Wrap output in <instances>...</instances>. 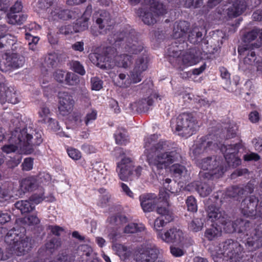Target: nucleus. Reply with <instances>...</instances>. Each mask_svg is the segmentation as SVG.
<instances>
[{"label": "nucleus", "instance_id": "40", "mask_svg": "<svg viewBox=\"0 0 262 262\" xmlns=\"http://www.w3.org/2000/svg\"><path fill=\"white\" fill-rule=\"evenodd\" d=\"M89 57L90 60L94 64L96 65L100 68L102 69H107L110 68L111 66L109 63L101 64V63L99 62V58H101V54L97 53H91L89 55Z\"/></svg>", "mask_w": 262, "mask_h": 262}, {"label": "nucleus", "instance_id": "18", "mask_svg": "<svg viewBox=\"0 0 262 262\" xmlns=\"http://www.w3.org/2000/svg\"><path fill=\"white\" fill-rule=\"evenodd\" d=\"M137 13L143 23L146 25H153L157 22V17L149 5L139 9Z\"/></svg>", "mask_w": 262, "mask_h": 262}, {"label": "nucleus", "instance_id": "9", "mask_svg": "<svg viewBox=\"0 0 262 262\" xmlns=\"http://www.w3.org/2000/svg\"><path fill=\"white\" fill-rule=\"evenodd\" d=\"M159 251L152 244L143 246L136 254V262H155L158 258Z\"/></svg>", "mask_w": 262, "mask_h": 262}, {"label": "nucleus", "instance_id": "55", "mask_svg": "<svg viewBox=\"0 0 262 262\" xmlns=\"http://www.w3.org/2000/svg\"><path fill=\"white\" fill-rule=\"evenodd\" d=\"M110 222L111 224L120 227V225L126 223L127 218L125 216H114L110 218Z\"/></svg>", "mask_w": 262, "mask_h": 262}, {"label": "nucleus", "instance_id": "51", "mask_svg": "<svg viewBox=\"0 0 262 262\" xmlns=\"http://www.w3.org/2000/svg\"><path fill=\"white\" fill-rule=\"evenodd\" d=\"M113 248L115 250L120 257L125 258L128 256V251L126 247L120 244H116L114 245Z\"/></svg>", "mask_w": 262, "mask_h": 262}, {"label": "nucleus", "instance_id": "5", "mask_svg": "<svg viewBox=\"0 0 262 262\" xmlns=\"http://www.w3.org/2000/svg\"><path fill=\"white\" fill-rule=\"evenodd\" d=\"M199 166L206 172H200V178L207 180L219 178L224 172V168L220 165L219 160L216 157H208L202 159L198 163Z\"/></svg>", "mask_w": 262, "mask_h": 262}, {"label": "nucleus", "instance_id": "42", "mask_svg": "<svg viewBox=\"0 0 262 262\" xmlns=\"http://www.w3.org/2000/svg\"><path fill=\"white\" fill-rule=\"evenodd\" d=\"M225 220V222L220 223V224L225 226L224 229L226 232L232 233L233 232H237V224H236V221L235 222H231L227 214Z\"/></svg>", "mask_w": 262, "mask_h": 262}, {"label": "nucleus", "instance_id": "57", "mask_svg": "<svg viewBox=\"0 0 262 262\" xmlns=\"http://www.w3.org/2000/svg\"><path fill=\"white\" fill-rule=\"evenodd\" d=\"M236 224H237V232H244L250 227V223L247 221L241 219L236 220Z\"/></svg>", "mask_w": 262, "mask_h": 262}, {"label": "nucleus", "instance_id": "4", "mask_svg": "<svg viewBox=\"0 0 262 262\" xmlns=\"http://www.w3.org/2000/svg\"><path fill=\"white\" fill-rule=\"evenodd\" d=\"M197 127V121L191 113H182L177 118L175 130L179 136L187 138L194 134Z\"/></svg>", "mask_w": 262, "mask_h": 262}, {"label": "nucleus", "instance_id": "26", "mask_svg": "<svg viewBox=\"0 0 262 262\" xmlns=\"http://www.w3.org/2000/svg\"><path fill=\"white\" fill-rule=\"evenodd\" d=\"M94 19H95L96 23L99 25L100 29L104 28L105 25H111L110 15L109 13L104 11L100 10L98 13L94 16Z\"/></svg>", "mask_w": 262, "mask_h": 262}, {"label": "nucleus", "instance_id": "39", "mask_svg": "<svg viewBox=\"0 0 262 262\" xmlns=\"http://www.w3.org/2000/svg\"><path fill=\"white\" fill-rule=\"evenodd\" d=\"M145 227L143 224L131 223L125 227L124 232L128 234L135 233L138 232H141L143 231Z\"/></svg>", "mask_w": 262, "mask_h": 262}, {"label": "nucleus", "instance_id": "20", "mask_svg": "<svg viewBox=\"0 0 262 262\" xmlns=\"http://www.w3.org/2000/svg\"><path fill=\"white\" fill-rule=\"evenodd\" d=\"M238 246V243L234 242L232 239H227L221 245L220 248H222L221 250L220 253H211V256L215 261L217 260L218 258H221L222 255L224 254L226 252L228 254L229 253H232L233 251H235V248Z\"/></svg>", "mask_w": 262, "mask_h": 262}, {"label": "nucleus", "instance_id": "14", "mask_svg": "<svg viewBox=\"0 0 262 262\" xmlns=\"http://www.w3.org/2000/svg\"><path fill=\"white\" fill-rule=\"evenodd\" d=\"M118 175L121 180L126 181L129 179L133 174L134 165L129 158H123L118 164Z\"/></svg>", "mask_w": 262, "mask_h": 262}, {"label": "nucleus", "instance_id": "15", "mask_svg": "<svg viewBox=\"0 0 262 262\" xmlns=\"http://www.w3.org/2000/svg\"><path fill=\"white\" fill-rule=\"evenodd\" d=\"M183 234L182 231L179 229L171 228L164 233L159 232L158 237L166 243H174L181 242Z\"/></svg>", "mask_w": 262, "mask_h": 262}, {"label": "nucleus", "instance_id": "12", "mask_svg": "<svg viewBox=\"0 0 262 262\" xmlns=\"http://www.w3.org/2000/svg\"><path fill=\"white\" fill-rule=\"evenodd\" d=\"M58 109L60 113L63 116L69 114L72 111L74 104L72 97L68 92H60L58 93Z\"/></svg>", "mask_w": 262, "mask_h": 262}, {"label": "nucleus", "instance_id": "19", "mask_svg": "<svg viewBox=\"0 0 262 262\" xmlns=\"http://www.w3.org/2000/svg\"><path fill=\"white\" fill-rule=\"evenodd\" d=\"M190 29V24L186 21H176L173 25L172 36L176 39L182 38L184 41V37Z\"/></svg>", "mask_w": 262, "mask_h": 262}, {"label": "nucleus", "instance_id": "3", "mask_svg": "<svg viewBox=\"0 0 262 262\" xmlns=\"http://www.w3.org/2000/svg\"><path fill=\"white\" fill-rule=\"evenodd\" d=\"M5 242L8 244L7 248L11 254L18 256L24 255L32 248L31 239L24 234L19 235L15 231H10L5 237Z\"/></svg>", "mask_w": 262, "mask_h": 262}, {"label": "nucleus", "instance_id": "1", "mask_svg": "<svg viewBox=\"0 0 262 262\" xmlns=\"http://www.w3.org/2000/svg\"><path fill=\"white\" fill-rule=\"evenodd\" d=\"M157 136L151 135L145 140L144 154L146 160L152 169L162 170L167 168L174 162L181 159L180 154L176 150L169 151V144L165 141L156 143Z\"/></svg>", "mask_w": 262, "mask_h": 262}, {"label": "nucleus", "instance_id": "59", "mask_svg": "<svg viewBox=\"0 0 262 262\" xmlns=\"http://www.w3.org/2000/svg\"><path fill=\"white\" fill-rule=\"evenodd\" d=\"M91 83L93 90L99 91L102 88L103 81L97 77L92 78Z\"/></svg>", "mask_w": 262, "mask_h": 262}, {"label": "nucleus", "instance_id": "49", "mask_svg": "<svg viewBox=\"0 0 262 262\" xmlns=\"http://www.w3.org/2000/svg\"><path fill=\"white\" fill-rule=\"evenodd\" d=\"M64 82L70 85H75L79 82L78 76L75 74L71 72H67L66 74Z\"/></svg>", "mask_w": 262, "mask_h": 262}, {"label": "nucleus", "instance_id": "10", "mask_svg": "<svg viewBox=\"0 0 262 262\" xmlns=\"http://www.w3.org/2000/svg\"><path fill=\"white\" fill-rule=\"evenodd\" d=\"M4 60L0 63V70L6 72L11 69L22 67L25 62V58L17 53L5 54Z\"/></svg>", "mask_w": 262, "mask_h": 262}, {"label": "nucleus", "instance_id": "22", "mask_svg": "<svg viewBox=\"0 0 262 262\" xmlns=\"http://www.w3.org/2000/svg\"><path fill=\"white\" fill-rule=\"evenodd\" d=\"M156 197L154 194H145L140 196L141 206L144 212L152 211L156 204Z\"/></svg>", "mask_w": 262, "mask_h": 262}, {"label": "nucleus", "instance_id": "37", "mask_svg": "<svg viewBox=\"0 0 262 262\" xmlns=\"http://www.w3.org/2000/svg\"><path fill=\"white\" fill-rule=\"evenodd\" d=\"M157 212L160 215L159 217L165 219L167 222H171L173 220L172 211L166 206H158Z\"/></svg>", "mask_w": 262, "mask_h": 262}, {"label": "nucleus", "instance_id": "11", "mask_svg": "<svg viewBox=\"0 0 262 262\" xmlns=\"http://www.w3.org/2000/svg\"><path fill=\"white\" fill-rule=\"evenodd\" d=\"M253 49L251 44L246 45L245 47L238 48V52L241 55H246L244 58L243 62L240 64V67L244 70L250 69L255 64L256 57L254 51L250 50L249 49Z\"/></svg>", "mask_w": 262, "mask_h": 262}, {"label": "nucleus", "instance_id": "33", "mask_svg": "<svg viewBox=\"0 0 262 262\" xmlns=\"http://www.w3.org/2000/svg\"><path fill=\"white\" fill-rule=\"evenodd\" d=\"M221 229L212 226L206 230L204 236L209 241H212L221 236Z\"/></svg>", "mask_w": 262, "mask_h": 262}, {"label": "nucleus", "instance_id": "47", "mask_svg": "<svg viewBox=\"0 0 262 262\" xmlns=\"http://www.w3.org/2000/svg\"><path fill=\"white\" fill-rule=\"evenodd\" d=\"M36 177L37 178L38 183L41 188H42L41 185H48L51 181L50 175L46 172H40L38 175Z\"/></svg>", "mask_w": 262, "mask_h": 262}, {"label": "nucleus", "instance_id": "62", "mask_svg": "<svg viewBox=\"0 0 262 262\" xmlns=\"http://www.w3.org/2000/svg\"><path fill=\"white\" fill-rule=\"evenodd\" d=\"M60 33L64 35L72 34L77 32L75 26L67 25L61 27L59 29Z\"/></svg>", "mask_w": 262, "mask_h": 262}, {"label": "nucleus", "instance_id": "7", "mask_svg": "<svg viewBox=\"0 0 262 262\" xmlns=\"http://www.w3.org/2000/svg\"><path fill=\"white\" fill-rule=\"evenodd\" d=\"M20 121L18 118H14L11 120L10 127L12 129L11 135L9 138L8 143L4 145L2 148V151L6 154L12 152H24V146L22 139L18 135L19 126Z\"/></svg>", "mask_w": 262, "mask_h": 262}, {"label": "nucleus", "instance_id": "61", "mask_svg": "<svg viewBox=\"0 0 262 262\" xmlns=\"http://www.w3.org/2000/svg\"><path fill=\"white\" fill-rule=\"evenodd\" d=\"M73 70L81 75L85 74V70L83 66L78 61H73L71 63Z\"/></svg>", "mask_w": 262, "mask_h": 262}, {"label": "nucleus", "instance_id": "63", "mask_svg": "<svg viewBox=\"0 0 262 262\" xmlns=\"http://www.w3.org/2000/svg\"><path fill=\"white\" fill-rule=\"evenodd\" d=\"M66 73V72L63 70H57L54 72L53 76L57 81L60 83H63L64 81Z\"/></svg>", "mask_w": 262, "mask_h": 262}, {"label": "nucleus", "instance_id": "48", "mask_svg": "<svg viewBox=\"0 0 262 262\" xmlns=\"http://www.w3.org/2000/svg\"><path fill=\"white\" fill-rule=\"evenodd\" d=\"M57 56L55 53L49 54L45 59V66L49 69H52L57 64Z\"/></svg>", "mask_w": 262, "mask_h": 262}, {"label": "nucleus", "instance_id": "52", "mask_svg": "<svg viewBox=\"0 0 262 262\" xmlns=\"http://www.w3.org/2000/svg\"><path fill=\"white\" fill-rule=\"evenodd\" d=\"M169 222H167V220L162 217H158L155 220L154 222V229L157 232V233L158 234L159 232H161L162 228L165 227L166 224Z\"/></svg>", "mask_w": 262, "mask_h": 262}, {"label": "nucleus", "instance_id": "8", "mask_svg": "<svg viewBox=\"0 0 262 262\" xmlns=\"http://www.w3.org/2000/svg\"><path fill=\"white\" fill-rule=\"evenodd\" d=\"M241 147V143L221 146V151L224 154L225 159L229 166L235 167L241 164V160L236 155Z\"/></svg>", "mask_w": 262, "mask_h": 262}, {"label": "nucleus", "instance_id": "53", "mask_svg": "<svg viewBox=\"0 0 262 262\" xmlns=\"http://www.w3.org/2000/svg\"><path fill=\"white\" fill-rule=\"evenodd\" d=\"M143 71L137 70L136 69H133L130 72V76L129 79L130 80V82L136 83L138 82H139L141 81L142 78V73Z\"/></svg>", "mask_w": 262, "mask_h": 262}, {"label": "nucleus", "instance_id": "44", "mask_svg": "<svg viewBox=\"0 0 262 262\" xmlns=\"http://www.w3.org/2000/svg\"><path fill=\"white\" fill-rule=\"evenodd\" d=\"M88 20L89 18L87 17L83 16L78 18L74 26L76 31L78 32L86 30L88 28Z\"/></svg>", "mask_w": 262, "mask_h": 262}, {"label": "nucleus", "instance_id": "31", "mask_svg": "<svg viewBox=\"0 0 262 262\" xmlns=\"http://www.w3.org/2000/svg\"><path fill=\"white\" fill-rule=\"evenodd\" d=\"M7 17L8 22L9 24L20 25L26 21L27 16L19 13L9 12L7 14Z\"/></svg>", "mask_w": 262, "mask_h": 262}, {"label": "nucleus", "instance_id": "21", "mask_svg": "<svg viewBox=\"0 0 262 262\" xmlns=\"http://www.w3.org/2000/svg\"><path fill=\"white\" fill-rule=\"evenodd\" d=\"M206 211L208 217L212 221H217L219 224L225 222L226 214L221 209L211 205L208 207Z\"/></svg>", "mask_w": 262, "mask_h": 262}, {"label": "nucleus", "instance_id": "54", "mask_svg": "<svg viewBox=\"0 0 262 262\" xmlns=\"http://www.w3.org/2000/svg\"><path fill=\"white\" fill-rule=\"evenodd\" d=\"M21 160V156L19 155H16L14 157H10L9 159L7 160L6 164L8 168H14L20 163Z\"/></svg>", "mask_w": 262, "mask_h": 262}, {"label": "nucleus", "instance_id": "2", "mask_svg": "<svg viewBox=\"0 0 262 262\" xmlns=\"http://www.w3.org/2000/svg\"><path fill=\"white\" fill-rule=\"evenodd\" d=\"M115 46L120 47L124 51L137 54L143 49V46L138 40L137 34L134 30L126 31L115 35Z\"/></svg>", "mask_w": 262, "mask_h": 262}, {"label": "nucleus", "instance_id": "58", "mask_svg": "<svg viewBox=\"0 0 262 262\" xmlns=\"http://www.w3.org/2000/svg\"><path fill=\"white\" fill-rule=\"evenodd\" d=\"M186 203L188 211L195 212L197 210V205L195 198L192 196L187 198Z\"/></svg>", "mask_w": 262, "mask_h": 262}, {"label": "nucleus", "instance_id": "23", "mask_svg": "<svg viewBox=\"0 0 262 262\" xmlns=\"http://www.w3.org/2000/svg\"><path fill=\"white\" fill-rule=\"evenodd\" d=\"M192 186L195 187V189L201 196L205 197L210 194L214 186L212 182H194L191 183Z\"/></svg>", "mask_w": 262, "mask_h": 262}, {"label": "nucleus", "instance_id": "13", "mask_svg": "<svg viewBox=\"0 0 262 262\" xmlns=\"http://www.w3.org/2000/svg\"><path fill=\"white\" fill-rule=\"evenodd\" d=\"M258 202V199L254 195L245 199L241 204L242 213L247 216H256Z\"/></svg>", "mask_w": 262, "mask_h": 262}, {"label": "nucleus", "instance_id": "41", "mask_svg": "<svg viewBox=\"0 0 262 262\" xmlns=\"http://www.w3.org/2000/svg\"><path fill=\"white\" fill-rule=\"evenodd\" d=\"M199 142L195 145L194 148L193 149V154L195 156H199L203 153L208 147H209L212 144L210 142H207L205 140H202Z\"/></svg>", "mask_w": 262, "mask_h": 262}, {"label": "nucleus", "instance_id": "43", "mask_svg": "<svg viewBox=\"0 0 262 262\" xmlns=\"http://www.w3.org/2000/svg\"><path fill=\"white\" fill-rule=\"evenodd\" d=\"M148 58L146 55L139 57L136 61L134 69L144 71L147 69Z\"/></svg>", "mask_w": 262, "mask_h": 262}, {"label": "nucleus", "instance_id": "34", "mask_svg": "<svg viewBox=\"0 0 262 262\" xmlns=\"http://www.w3.org/2000/svg\"><path fill=\"white\" fill-rule=\"evenodd\" d=\"M15 39L9 34L0 36V49L8 51L15 43Z\"/></svg>", "mask_w": 262, "mask_h": 262}, {"label": "nucleus", "instance_id": "35", "mask_svg": "<svg viewBox=\"0 0 262 262\" xmlns=\"http://www.w3.org/2000/svg\"><path fill=\"white\" fill-rule=\"evenodd\" d=\"M113 81L115 85L121 88H127L131 83L128 77L123 73H120L118 76H115L114 78Z\"/></svg>", "mask_w": 262, "mask_h": 262}, {"label": "nucleus", "instance_id": "60", "mask_svg": "<svg viewBox=\"0 0 262 262\" xmlns=\"http://www.w3.org/2000/svg\"><path fill=\"white\" fill-rule=\"evenodd\" d=\"M259 32V30L254 29L248 32L244 36V41L245 42L250 43L253 41L257 37Z\"/></svg>", "mask_w": 262, "mask_h": 262}, {"label": "nucleus", "instance_id": "25", "mask_svg": "<svg viewBox=\"0 0 262 262\" xmlns=\"http://www.w3.org/2000/svg\"><path fill=\"white\" fill-rule=\"evenodd\" d=\"M20 187L24 192L32 191L40 187L36 176H31L23 179L20 183Z\"/></svg>", "mask_w": 262, "mask_h": 262}, {"label": "nucleus", "instance_id": "27", "mask_svg": "<svg viewBox=\"0 0 262 262\" xmlns=\"http://www.w3.org/2000/svg\"><path fill=\"white\" fill-rule=\"evenodd\" d=\"M202 29L199 27L193 25L188 31V40L192 43H196L200 42L202 39V32L201 31Z\"/></svg>", "mask_w": 262, "mask_h": 262}, {"label": "nucleus", "instance_id": "56", "mask_svg": "<svg viewBox=\"0 0 262 262\" xmlns=\"http://www.w3.org/2000/svg\"><path fill=\"white\" fill-rule=\"evenodd\" d=\"M235 8L236 12L238 15H241L246 9V4L244 0H236L232 4Z\"/></svg>", "mask_w": 262, "mask_h": 262}, {"label": "nucleus", "instance_id": "38", "mask_svg": "<svg viewBox=\"0 0 262 262\" xmlns=\"http://www.w3.org/2000/svg\"><path fill=\"white\" fill-rule=\"evenodd\" d=\"M183 47L180 44L175 42L172 43L167 49V54L170 57L174 58H179L180 55L182 54V51Z\"/></svg>", "mask_w": 262, "mask_h": 262}, {"label": "nucleus", "instance_id": "64", "mask_svg": "<svg viewBox=\"0 0 262 262\" xmlns=\"http://www.w3.org/2000/svg\"><path fill=\"white\" fill-rule=\"evenodd\" d=\"M60 245V242L56 238H54L47 243L46 244V249L49 250L51 252L52 250L57 248Z\"/></svg>", "mask_w": 262, "mask_h": 262}, {"label": "nucleus", "instance_id": "45", "mask_svg": "<svg viewBox=\"0 0 262 262\" xmlns=\"http://www.w3.org/2000/svg\"><path fill=\"white\" fill-rule=\"evenodd\" d=\"M182 62L184 64L189 66L195 64L198 62V59L191 52H186L183 55Z\"/></svg>", "mask_w": 262, "mask_h": 262}, {"label": "nucleus", "instance_id": "16", "mask_svg": "<svg viewBox=\"0 0 262 262\" xmlns=\"http://www.w3.org/2000/svg\"><path fill=\"white\" fill-rule=\"evenodd\" d=\"M51 14L54 19L67 20L76 19L81 14L78 10H69L56 8L51 12Z\"/></svg>", "mask_w": 262, "mask_h": 262}, {"label": "nucleus", "instance_id": "32", "mask_svg": "<svg viewBox=\"0 0 262 262\" xmlns=\"http://www.w3.org/2000/svg\"><path fill=\"white\" fill-rule=\"evenodd\" d=\"M15 207L20 210L22 213L29 212L35 208L33 203H31L30 200L17 201L15 204Z\"/></svg>", "mask_w": 262, "mask_h": 262}, {"label": "nucleus", "instance_id": "50", "mask_svg": "<svg viewBox=\"0 0 262 262\" xmlns=\"http://www.w3.org/2000/svg\"><path fill=\"white\" fill-rule=\"evenodd\" d=\"M170 171L176 176H182L186 173L187 170L184 166L175 164L170 167Z\"/></svg>", "mask_w": 262, "mask_h": 262}, {"label": "nucleus", "instance_id": "17", "mask_svg": "<svg viewBox=\"0 0 262 262\" xmlns=\"http://www.w3.org/2000/svg\"><path fill=\"white\" fill-rule=\"evenodd\" d=\"M0 101L2 103L8 102L12 104L16 103L18 100L14 89L5 83L1 84Z\"/></svg>", "mask_w": 262, "mask_h": 262}, {"label": "nucleus", "instance_id": "36", "mask_svg": "<svg viewBox=\"0 0 262 262\" xmlns=\"http://www.w3.org/2000/svg\"><path fill=\"white\" fill-rule=\"evenodd\" d=\"M204 220L202 217H194L188 224V229L194 232L202 230Z\"/></svg>", "mask_w": 262, "mask_h": 262}, {"label": "nucleus", "instance_id": "29", "mask_svg": "<svg viewBox=\"0 0 262 262\" xmlns=\"http://www.w3.org/2000/svg\"><path fill=\"white\" fill-rule=\"evenodd\" d=\"M246 244L252 248V250H256L262 247V236L259 232L255 230L253 236L247 239Z\"/></svg>", "mask_w": 262, "mask_h": 262}, {"label": "nucleus", "instance_id": "46", "mask_svg": "<svg viewBox=\"0 0 262 262\" xmlns=\"http://www.w3.org/2000/svg\"><path fill=\"white\" fill-rule=\"evenodd\" d=\"M243 195H244V190L243 187L234 186L229 188L227 190V195L230 198H235Z\"/></svg>", "mask_w": 262, "mask_h": 262}, {"label": "nucleus", "instance_id": "28", "mask_svg": "<svg viewBox=\"0 0 262 262\" xmlns=\"http://www.w3.org/2000/svg\"><path fill=\"white\" fill-rule=\"evenodd\" d=\"M149 6L157 17L160 15H163L167 12L166 6L159 0H152V2L150 1Z\"/></svg>", "mask_w": 262, "mask_h": 262}, {"label": "nucleus", "instance_id": "30", "mask_svg": "<svg viewBox=\"0 0 262 262\" xmlns=\"http://www.w3.org/2000/svg\"><path fill=\"white\" fill-rule=\"evenodd\" d=\"M115 60L117 66L123 68H127L132 64L133 58L130 55L123 54L116 56Z\"/></svg>", "mask_w": 262, "mask_h": 262}, {"label": "nucleus", "instance_id": "24", "mask_svg": "<svg viewBox=\"0 0 262 262\" xmlns=\"http://www.w3.org/2000/svg\"><path fill=\"white\" fill-rule=\"evenodd\" d=\"M161 100V98L158 94L154 93L151 94L147 98L142 99L137 103V110L141 112H146L149 110L150 106H152L154 100Z\"/></svg>", "mask_w": 262, "mask_h": 262}, {"label": "nucleus", "instance_id": "6", "mask_svg": "<svg viewBox=\"0 0 262 262\" xmlns=\"http://www.w3.org/2000/svg\"><path fill=\"white\" fill-rule=\"evenodd\" d=\"M22 122H20V125L19 126L18 135L20 139H22V143L24 146V152L30 154L33 150L34 147L40 145L42 142L41 133L32 127H29L20 129Z\"/></svg>", "mask_w": 262, "mask_h": 262}]
</instances>
